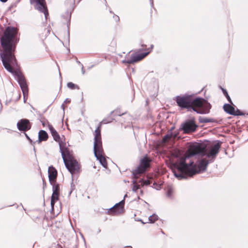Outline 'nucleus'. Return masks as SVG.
<instances>
[{
	"label": "nucleus",
	"instance_id": "f257e3e1",
	"mask_svg": "<svg viewBox=\"0 0 248 248\" xmlns=\"http://www.w3.org/2000/svg\"><path fill=\"white\" fill-rule=\"evenodd\" d=\"M221 143V141L217 140L209 150L200 145H194L188 155L180 157L174 164L172 172L174 177L179 180L187 179L205 171L219 153Z\"/></svg>",
	"mask_w": 248,
	"mask_h": 248
},
{
	"label": "nucleus",
	"instance_id": "f03ea898",
	"mask_svg": "<svg viewBox=\"0 0 248 248\" xmlns=\"http://www.w3.org/2000/svg\"><path fill=\"white\" fill-rule=\"evenodd\" d=\"M18 30L15 27L7 26L1 37L0 41L3 51L0 53V58L5 69L16 76L22 93H28L29 88L27 81L20 71H15L12 66H18L15 52L16 46L19 42Z\"/></svg>",
	"mask_w": 248,
	"mask_h": 248
},
{
	"label": "nucleus",
	"instance_id": "7ed1b4c3",
	"mask_svg": "<svg viewBox=\"0 0 248 248\" xmlns=\"http://www.w3.org/2000/svg\"><path fill=\"white\" fill-rule=\"evenodd\" d=\"M174 100L181 109H186L188 111H193L200 114H208L212 108L206 99L192 95L177 96Z\"/></svg>",
	"mask_w": 248,
	"mask_h": 248
},
{
	"label": "nucleus",
	"instance_id": "20e7f679",
	"mask_svg": "<svg viewBox=\"0 0 248 248\" xmlns=\"http://www.w3.org/2000/svg\"><path fill=\"white\" fill-rule=\"evenodd\" d=\"M60 152L61 154L62 158L65 166L66 168L70 172L73 176L74 173L79 172L80 170L79 165L77 160H74L67 161L65 158V155L64 151L62 149V144L60 143Z\"/></svg>",
	"mask_w": 248,
	"mask_h": 248
},
{
	"label": "nucleus",
	"instance_id": "39448f33",
	"mask_svg": "<svg viewBox=\"0 0 248 248\" xmlns=\"http://www.w3.org/2000/svg\"><path fill=\"white\" fill-rule=\"evenodd\" d=\"M198 127V125L196 124L195 117H192L182 123L179 130L185 134L194 133L197 131Z\"/></svg>",
	"mask_w": 248,
	"mask_h": 248
},
{
	"label": "nucleus",
	"instance_id": "423d86ee",
	"mask_svg": "<svg viewBox=\"0 0 248 248\" xmlns=\"http://www.w3.org/2000/svg\"><path fill=\"white\" fill-rule=\"evenodd\" d=\"M31 4H34V8L44 14L46 19L49 16L45 0H30Z\"/></svg>",
	"mask_w": 248,
	"mask_h": 248
},
{
	"label": "nucleus",
	"instance_id": "0eeeda50",
	"mask_svg": "<svg viewBox=\"0 0 248 248\" xmlns=\"http://www.w3.org/2000/svg\"><path fill=\"white\" fill-rule=\"evenodd\" d=\"M93 154L102 166L106 169L108 167V164L106 158L104 156L103 146L93 147Z\"/></svg>",
	"mask_w": 248,
	"mask_h": 248
},
{
	"label": "nucleus",
	"instance_id": "6e6552de",
	"mask_svg": "<svg viewBox=\"0 0 248 248\" xmlns=\"http://www.w3.org/2000/svg\"><path fill=\"white\" fill-rule=\"evenodd\" d=\"M17 128L21 132H26L31 129L32 124L27 119H21L17 123Z\"/></svg>",
	"mask_w": 248,
	"mask_h": 248
},
{
	"label": "nucleus",
	"instance_id": "1a4fd4ad",
	"mask_svg": "<svg viewBox=\"0 0 248 248\" xmlns=\"http://www.w3.org/2000/svg\"><path fill=\"white\" fill-rule=\"evenodd\" d=\"M139 49L136 52L132 53L131 55V62L132 64L137 63L144 58H145L147 55H149L150 52H141Z\"/></svg>",
	"mask_w": 248,
	"mask_h": 248
},
{
	"label": "nucleus",
	"instance_id": "9d476101",
	"mask_svg": "<svg viewBox=\"0 0 248 248\" xmlns=\"http://www.w3.org/2000/svg\"><path fill=\"white\" fill-rule=\"evenodd\" d=\"M101 125H99L96 128L94 131V137L93 139V147L103 146L101 135Z\"/></svg>",
	"mask_w": 248,
	"mask_h": 248
},
{
	"label": "nucleus",
	"instance_id": "9b49d317",
	"mask_svg": "<svg viewBox=\"0 0 248 248\" xmlns=\"http://www.w3.org/2000/svg\"><path fill=\"white\" fill-rule=\"evenodd\" d=\"M75 0H66L65 1V5L69 7L70 9H71V11L70 12V14L69 15V19L67 23V26L68 28V31H67V39L68 41H69L70 40V32H69V26L70 24V18H71V14L72 11H73L75 7Z\"/></svg>",
	"mask_w": 248,
	"mask_h": 248
},
{
	"label": "nucleus",
	"instance_id": "f8f14e48",
	"mask_svg": "<svg viewBox=\"0 0 248 248\" xmlns=\"http://www.w3.org/2000/svg\"><path fill=\"white\" fill-rule=\"evenodd\" d=\"M48 174L50 184H52V183L56 182L57 177V170L52 165L48 167Z\"/></svg>",
	"mask_w": 248,
	"mask_h": 248
},
{
	"label": "nucleus",
	"instance_id": "ddd939ff",
	"mask_svg": "<svg viewBox=\"0 0 248 248\" xmlns=\"http://www.w3.org/2000/svg\"><path fill=\"white\" fill-rule=\"evenodd\" d=\"M198 120L200 123H214L217 124H221L223 122L222 119H215L213 118H208L202 116H199Z\"/></svg>",
	"mask_w": 248,
	"mask_h": 248
},
{
	"label": "nucleus",
	"instance_id": "4468645a",
	"mask_svg": "<svg viewBox=\"0 0 248 248\" xmlns=\"http://www.w3.org/2000/svg\"><path fill=\"white\" fill-rule=\"evenodd\" d=\"M52 186V197H55L56 200H59L60 195V185L57 182L50 184Z\"/></svg>",
	"mask_w": 248,
	"mask_h": 248
},
{
	"label": "nucleus",
	"instance_id": "2eb2a0df",
	"mask_svg": "<svg viewBox=\"0 0 248 248\" xmlns=\"http://www.w3.org/2000/svg\"><path fill=\"white\" fill-rule=\"evenodd\" d=\"M235 105L232 103H226L223 105V108L225 112L227 113L233 115L235 114L234 108Z\"/></svg>",
	"mask_w": 248,
	"mask_h": 248
},
{
	"label": "nucleus",
	"instance_id": "dca6fc26",
	"mask_svg": "<svg viewBox=\"0 0 248 248\" xmlns=\"http://www.w3.org/2000/svg\"><path fill=\"white\" fill-rule=\"evenodd\" d=\"M145 170V167H141L140 165H139L134 170L132 171V176L133 179L137 180L138 176L137 175L142 173L143 171Z\"/></svg>",
	"mask_w": 248,
	"mask_h": 248
},
{
	"label": "nucleus",
	"instance_id": "f3484780",
	"mask_svg": "<svg viewBox=\"0 0 248 248\" xmlns=\"http://www.w3.org/2000/svg\"><path fill=\"white\" fill-rule=\"evenodd\" d=\"M124 203H125V200L123 199L122 201H121L115 204L113 206V209L115 208V207H117V206H119V210L118 211V212H124Z\"/></svg>",
	"mask_w": 248,
	"mask_h": 248
},
{
	"label": "nucleus",
	"instance_id": "a211bd4d",
	"mask_svg": "<svg viewBox=\"0 0 248 248\" xmlns=\"http://www.w3.org/2000/svg\"><path fill=\"white\" fill-rule=\"evenodd\" d=\"M38 137L41 138L43 141H46L48 138L47 132L44 130H40L38 132Z\"/></svg>",
	"mask_w": 248,
	"mask_h": 248
},
{
	"label": "nucleus",
	"instance_id": "6ab92c4d",
	"mask_svg": "<svg viewBox=\"0 0 248 248\" xmlns=\"http://www.w3.org/2000/svg\"><path fill=\"white\" fill-rule=\"evenodd\" d=\"M51 134L54 140L57 142H58L59 144H60V143H61L62 144V148H63L62 144L60 141V139H61L60 136V135L59 134V133H58V132L55 130ZM62 149L63 150V149Z\"/></svg>",
	"mask_w": 248,
	"mask_h": 248
},
{
	"label": "nucleus",
	"instance_id": "aec40b11",
	"mask_svg": "<svg viewBox=\"0 0 248 248\" xmlns=\"http://www.w3.org/2000/svg\"><path fill=\"white\" fill-rule=\"evenodd\" d=\"M64 150L66 152V156H67V157L68 159L67 161H70L75 159V158H74V157L73 156V155L72 154V152H71L68 148L65 147L64 148Z\"/></svg>",
	"mask_w": 248,
	"mask_h": 248
},
{
	"label": "nucleus",
	"instance_id": "412c9836",
	"mask_svg": "<svg viewBox=\"0 0 248 248\" xmlns=\"http://www.w3.org/2000/svg\"><path fill=\"white\" fill-rule=\"evenodd\" d=\"M132 191L134 192H137L138 190L140 189V184L137 183V180L133 179L132 181Z\"/></svg>",
	"mask_w": 248,
	"mask_h": 248
},
{
	"label": "nucleus",
	"instance_id": "4be33fe9",
	"mask_svg": "<svg viewBox=\"0 0 248 248\" xmlns=\"http://www.w3.org/2000/svg\"><path fill=\"white\" fill-rule=\"evenodd\" d=\"M119 209V206H117V207H115L114 209H113V206L108 210V213L109 214H111V215L119 214L122 213V212H118Z\"/></svg>",
	"mask_w": 248,
	"mask_h": 248
},
{
	"label": "nucleus",
	"instance_id": "5701e85b",
	"mask_svg": "<svg viewBox=\"0 0 248 248\" xmlns=\"http://www.w3.org/2000/svg\"><path fill=\"white\" fill-rule=\"evenodd\" d=\"M220 88L222 91V93L224 94V95L226 97V99H227L228 101L230 103H232V99L230 96V95H229L228 93V92L226 90V89L223 88H222L221 87H220Z\"/></svg>",
	"mask_w": 248,
	"mask_h": 248
},
{
	"label": "nucleus",
	"instance_id": "b1692460",
	"mask_svg": "<svg viewBox=\"0 0 248 248\" xmlns=\"http://www.w3.org/2000/svg\"><path fill=\"white\" fill-rule=\"evenodd\" d=\"M158 217L157 216V215H156L155 214L150 216L148 217V220H149V222L151 223H154L156 220H158Z\"/></svg>",
	"mask_w": 248,
	"mask_h": 248
},
{
	"label": "nucleus",
	"instance_id": "393cba45",
	"mask_svg": "<svg viewBox=\"0 0 248 248\" xmlns=\"http://www.w3.org/2000/svg\"><path fill=\"white\" fill-rule=\"evenodd\" d=\"M173 135L174 137H176L177 135V133H173V132H171L170 133H168L165 134L163 137L164 140H167L170 139L171 137Z\"/></svg>",
	"mask_w": 248,
	"mask_h": 248
},
{
	"label": "nucleus",
	"instance_id": "a878e982",
	"mask_svg": "<svg viewBox=\"0 0 248 248\" xmlns=\"http://www.w3.org/2000/svg\"><path fill=\"white\" fill-rule=\"evenodd\" d=\"M67 86L69 88L71 89V90H74V89H79V88L78 85L73 83L72 82H68L67 84Z\"/></svg>",
	"mask_w": 248,
	"mask_h": 248
},
{
	"label": "nucleus",
	"instance_id": "bb28decb",
	"mask_svg": "<svg viewBox=\"0 0 248 248\" xmlns=\"http://www.w3.org/2000/svg\"><path fill=\"white\" fill-rule=\"evenodd\" d=\"M113 113H115L114 116L115 115H118V116H121L124 115V114H125L126 112L121 113L120 112V110L117 109L116 110L112 111L110 112V115H112Z\"/></svg>",
	"mask_w": 248,
	"mask_h": 248
},
{
	"label": "nucleus",
	"instance_id": "cd10ccee",
	"mask_svg": "<svg viewBox=\"0 0 248 248\" xmlns=\"http://www.w3.org/2000/svg\"><path fill=\"white\" fill-rule=\"evenodd\" d=\"M113 120H114V118H109V120L108 118H105L101 121V122L100 123V124H101V125H102V124H107L111 123Z\"/></svg>",
	"mask_w": 248,
	"mask_h": 248
},
{
	"label": "nucleus",
	"instance_id": "c85d7f7f",
	"mask_svg": "<svg viewBox=\"0 0 248 248\" xmlns=\"http://www.w3.org/2000/svg\"><path fill=\"white\" fill-rule=\"evenodd\" d=\"M235 114L233 115V116H244L245 115V113L242 112L240 109L238 108H236V110L234 109Z\"/></svg>",
	"mask_w": 248,
	"mask_h": 248
},
{
	"label": "nucleus",
	"instance_id": "c756f323",
	"mask_svg": "<svg viewBox=\"0 0 248 248\" xmlns=\"http://www.w3.org/2000/svg\"><path fill=\"white\" fill-rule=\"evenodd\" d=\"M173 192V189L172 187L170 186H168V189L167 191V196L168 197H170Z\"/></svg>",
	"mask_w": 248,
	"mask_h": 248
},
{
	"label": "nucleus",
	"instance_id": "7c9ffc66",
	"mask_svg": "<svg viewBox=\"0 0 248 248\" xmlns=\"http://www.w3.org/2000/svg\"><path fill=\"white\" fill-rule=\"evenodd\" d=\"M147 165V161L144 158H142L140 160V163L139 165H140L141 167H142V165H144L143 167H145V168Z\"/></svg>",
	"mask_w": 248,
	"mask_h": 248
},
{
	"label": "nucleus",
	"instance_id": "2f4dec72",
	"mask_svg": "<svg viewBox=\"0 0 248 248\" xmlns=\"http://www.w3.org/2000/svg\"><path fill=\"white\" fill-rule=\"evenodd\" d=\"M59 200H56L55 197L51 196L50 204L52 209L54 208L55 202Z\"/></svg>",
	"mask_w": 248,
	"mask_h": 248
},
{
	"label": "nucleus",
	"instance_id": "473e14b6",
	"mask_svg": "<svg viewBox=\"0 0 248 248\" xmlns=\"http://www.w3.org/2000/svg\"><path fill=\"white\" fill-rule=\"evenodd\" d=\"M152 183V182L151 181L147 178V179H144V181H143V184H142V186H150L151 185V184Z\"/></svg>",
	"mask_w": 248,
	"mask_h": 248
},
{
	"label": "nucleus",
	"instance_id": "72a5a7b5",
	"mask_svg": "<svg viewBox=\"0 0 248 248\" xmlns=\"http://www.w3.org/2000/svg\"><path fill=\"white\" fill-rule=\"evenodd\" d=\"M154 45H151L150 46V47L148 48H140V49H139V50L140 51H143V50H145V51H146V50H148L147 52H150V53L152 51L153 49L154 48Z\"/></svg>",
	"mask_w": 248,
	"mask_h": 248
},
{
	"label": "nucleus",
	"instance_id": "f704fd0d",
	"mask_svg": "<svg viewBox=\"0 0 248 248\" xmlns=\"http://www.w3.org/2000/svg\"><path fill=\"white\" fill-rule=\"evenodd\" d=\"M151 187L155 188L156 190H159L161 188V186L159 184H157L156 182H154Z\"/></svg>",
	"mask_w": 248,
	"mask_h": 248
},
{
	"label": "nucleus",
	"instance_id": "c9c22d12",
	"mask_svg": "<svg viewBox=\"0 0 248 248\" xmlns=\"http://www.w3.org/2000/svg\"><path fill=\"white\" fill-rule=\"evenodd\" d=\"M47 124L48 125V127L49 128V130L50 132V133H52L55 130V128L53 127V126L49 123L48 121H46Z\"/></svg>",
	"mask_w": 248,
	"mask_h": 248
},
{
	"label": "nucleus",
	"instance_id": "e433bc0d",
	"mask_svg": "<svg viewBox=\"0 0 248 248\" xmlns=\"http://www.w3.org/2000/svg\"><path fill=\"white\" fill-rule=\"evenodd\" d=\"M24 135L26 138V139L29 140V141L30 142V143L31 144H35V142L33 141V140L30 138V137L28 135V134L26 133V132H24Z\"/></svg>",
	"mask_w": 248,
	"mask_h": 248
},
{
	"label": "nucleus",
	"instance_id": "4c0bfd02",
	"mask_svg": "<svg viewBox=\"0 0 248 248\" xmlns=\"http://www.w3.org/2000/svg\"><path fill=\"white\" fill-rule=\"evenodd\" d=\"M75 186L74 185V183H73V181H72V183L71 184V190H70V192L69 193L68 196H70L71 194L72 191L75 189Z\"/></svg>",
	"mask_w": 248,
	"mask_h": 248
},
{
	"label": "nucleus",
	"instance_id": "58836bf2",
	"mask_svg": "<svg viewBox=\"0 0 248 248\" xmlns=\"http://www.w3.org/2000/svg\"><path fill=\"white\" fill-rule=\"evenodd\" d=\"M122 62L123 63L132 64V62H131V58H130V59H128L127 60L125 59V60H123Z\"/></svg>",
	"mask_w": 248,
	"mask_h": 248
},
{
	"label": "nucleus",
	"instance_id": "ea45409f",
	"mask_svg": "<svg viewBox=\"0 0 248 248\" xmlns=\"http://www.w3.org/2000/svg\"><path fill=\"white\" fill-rule=\"evenodd\" d=\"M113 18L114 20L117 22L119 21V20H120L119 16L115 14H114V15L113 16Z\"/></svg>",
	"mask_w": 248,
	"mask_h": 248
},
{
	"label": "nucleus",
	"instance_id": "a19ab883",
	"mask_svg": "<svg viewBox=\"0 0 248 248\" xmlns=\"http://www.w3.org/2000/svg\"><path fill=\"white\" fill-rule=\"evenodd\" d=\"M23 94L24 102L25 103L26 101V100L27 99L28 93H23Z\"/></svg>",
	"mask_w": 248,
	"mask_h": 248
},
{
	"label": "nucleus",
	"instance_id": "79ce46f5",
	"mask_svg": "<svg viewBox=\"0 0 248 248\" xmlns=\"http://www.w3.org/2000/svg\"><path fill=\"white\" fill-rule=\"evenodd\" d=\"M46 121H47V120H45L44 121H41V122L42 123V125L44 126H45L47 124Z\"/></svg>",
	"mask_w": 248,
	"mask_h": 248
},
{
	"label": "nucleus",
	"instance_id": "37998d69",
	"mask_svg": "<svg viewBox=\"0 0 248 248\" xmlns=\"http://www.w3.org/2000/svg\"><path fill=\"white\" fill-rule=\"evenodd\" d=\"M144 178H140L138 182V183H140V184H143V181H144Z\"/></svg>",
	"mask_w": 248,
	"mask_h": 248
},
{
	"label": "nucleus",
	"instance_id": "c03bdc74",
	"mask_svg": "<svg viewBox=\"0 0 248 248\" xmlns=\"http://www.w3.org/2000/svg\"><path fill=\"white\" fill-rule=\"evenodd\" d=\"M42 141H43V140L42 139H41V138H40L39 137H38V140H36L35 142V143L38 142V143H40Z\"/></svg>",
	"mask_w": 248,
	"mask_h": 248
},
{
	"label": "nucleus",
	"instance_id": "a18cd8bd",
	"mask_svg": "<svg viewBox=\"0 0 248 248\" xmlns=\"http://www.w3.org/2000/svg\"><path fill=\"white\" fill-rule=\"evenodd\" d=\"M70 102H71V100L69 98H66L64 101V102L66 103H70Z\"/></svg>",
	"mask_w": 248,
	"mask_h": 248
},
{
	"label": "nucleus",
	"instance_id": "49530a36",
	"mask_svg": "<svg viewBox=\"0 0 248 248\" xmlns=\"http://www.w3.org/2000/svg\"><path fill=\"white\" fill-rule=\"evenodd\" d=\"M81 72L83 75H84L85 74V70L84 69L83 64H81Z\"/></svg>",
	"mask_w": 248,
	"mask_h": 248
},
{
	"label": "nucleus",
	"instance_id": "de8ad7c7",
	"mask_svg": "<svg viewBox=\"0 0 248 248\" xmlns=\"http://www.w3.org/2000/svg\"><path fill=\"white\" fill-rule=\"evenodd\" d=\"M150 0V4H151V6L152 7H153L154 6V1H153V0Z\"/></svg>",
	"mask_w": 248,
	"mask_h": 248
},
{
	"label": "nucleus",
	"instance_id": "09e8293b",
	"mask_svg": "<svg viewBox=\"0 0 248 248\" xmlns=\"http://www.w3.org/2000/svg\"><path fill=\"white\" fill-rule=\"evenodd\" d=\"M175 128V127L174 126H172L170 129L169 130V133H170L171 132H172V131Z\"/></svg>",
	"mask_w": 248,
	"mask_h": 248
},
{
	"label": "nucleus",
	"instance_id": "8fccbe9b",
	"mask_svg": "<svg viewBox=\"0 0 248 248\" xmlns=\"http://www.w3.org/2000/svg\"><path fill=\"white\" fill-rule=\"evenodd\" d=\"M140 46L141 47H143V48H146L145 47H146V46H147L145 44H142L141 43Z\"/></svg>",
	"mask_w": 248,
	"mask_h": 248
},
{
	"label": "nucleus",
	"instance_id": "3c124183",
	"mask_svg": "<svg viewBox=\"0 0 248 248\" xmlns=\"http://www.w3.org/2000/svg\"><path fill=\"white\" fill-rule=\"evenodd\" d=\"M43 189H44L45 187L46 186V183L45 182V180L43 179Z\"/></svg>",
	"mask_w": 248,
	"mask_h": 248
},
{
	"label": "nucleus",
	"instance_id": "603ef678",
	"mask_svg": "<svg viewBox=\"0 0 248 248\" xmlns=\"http://www.w3.org/2000/svg\"><path fill=\"white\" fill-rule=\"evenodd\" d=\"M137 221H139L140 222H141L142 224H144L145 223L144 222L142 219H138L136 220Z\"/></svg>",
	"mask_w": 248,
	"mask_h": 248
},
{
	"label": "nucleus",
	"instance_id": "864d4df0",
	"mask_svg": "<svg viewBox=\"0 0 248 248\" xmlns=\"http://www.w3.org/2000/svg\"><path fill=\"white\" fill-rule=\"evenodd\" d=\"M14 7V5L12 4L9 7V10H11Z\"/></svg>",
	"mask_w": 248,
	"mask_h": 248
},
{
	"label": "nucleus",
	"instance_id": "5fc2aeb1",
	"mask_svg": "<svg viewBox=\"0 0 248 248\" xmlns=\"http://www.w3.org/2000/svg\"><path fill=\"white\" fill-rule=\"evenodd\" d=\"M61 108L63 109V111H64V106L63 105V104H62V105H61Z\"/></svg>",
	"mask_w": 248,
	"mask_h": 248
},
{
	"label": "nucleus",
	"instance_id": "6e6d98bb",
	"mask_svg": "<svg viewBox=\"0 0 248 248\" xmlns=\"http://www.w3.org/2000/svg\"><path fill=\"white\" fill-rule=\"evenodd\" d=\"M11 102V100H6V102H5V104L6 105H7L10 102Z\"/></svg>",
	"mask_w": 248,
	"mask_h": 248
},
{
	"label": "nucleus",
	"instance_id": "4d7b16f0",
	"mask_svg": "<svg viewBox=\"0 0 248 248\" xmlns=\"http://www.w3.org/2000/svg\"><path fill=\"white\" fill-rule=\"evenodd\" d=\"M76 62H77V63L79 64H80L81 65V63H80V62L77 59V60H76Z\"/></svg>",
	"mask_w": 248,
	"mask_h": 248
},
{
	"label": "nucleus",
	"instance_id": "13d9d810",
	"mask_svg": "<svg viewBox=\"0 0 248 248\" xmlns=\"http://www.w3.org/2000/svg\"><path fill=\"white\" fill-rule=\"evenodd\" d=\"M140 194L142 195L143 194V191L142 190H140Z\"/></svg>",
	"mask_w": 248,
	"mask_h": 248
},
{
	"label": "nucleus",
	"instance_id": "bf43d9fd",
	"mask_svg": "<svg viewBox=\"0 0 248 248\" xmlns=\"http://www.w3.org/2000/svg\"><path fill=\"white\" fill-rule=\"evenodd\" d=\"M8 0H0L2 2H6Z\"/></svg>",
	"mask_w": 248,
	"mask_h": 248
},
{
	"label": "nucleus",
	"instance_id": "052dcab7",
	"mask_svg": "<svg viewBox=\"0 0 248 248\" xmlns=\"http://www.w3.org/2000/svg\"><path fill=\"white\" fill-rule=\"evenodd\" d=\"M127 197V195L126 194L124 195V199L125 200V198H126Z\"/></svg>",
	"mask_w": 248,
	"mask_h": 248
},
{
	"label": "nucleus",
	"instance_id": "680f3d73",
	"mask_svg": "<svg viewBox=\"0 0 248 248\" xmlns=\"http://www.w3.org/2000/svg\"><path fill=\"white\" fill-rule=\"evenodd\" d=\"M140 189L143 187L144 186H142V184H140Z\"/></svg>",
	"mask_w": 248,
	"mask_h": 248
},
{
	"label": "nucleus",
	"instance_id": "e2e57ef3",
	"mask_svg": "<svg viewBox=\"0 0 248 248\" xmlns=\"http://www.w3.org/2000/svg\"><path fill=\"white\" fill-rule=\"evenodd\" d=\"M101 232V230L99 228L98 230V233L100 232Z\"/></svg>",
	"mask_w": 248,
	"mask_h": 248
},
{
	"label": "nucleus",
	"instance_id": "0e129e2a",
	"mask_svg": "<svg viewBox=\"0 0 248 248\" xmlns=\"http://www.w3.org/2000/svg\"><path fill=\"white\" fill-rule=\"evenodd\" d=\"M109 12H110V13L114 14L113 12L112 11H111V10L109 11Z\"/></svg>",
	"mask_w": 248,
	"mask_h": 248
},
{
	"label": "nucleus",
	"instance_id": "69168bd1",
	"mask_svg": "<svg viewBox=\"0 0 248 248\" xmlns=\"http://www.w3.org/2000/svg\"><path fill=\"white\" fill-rule=\"evenodd\" d=\"M33 150L34 152H35V148L34 146H33Z\"/></svg>",
	"mask_w": 248,
	"mask_h": 248
},
{
	"label": "nucleus",
	"instance_id": "338daca9",
	"mask_svg": "<svg viewBox=\"0 0 248 248\" xmlns=\"http://www.w3.org/2000/svg\"><path fill=\"white\" fill-rule=\"evenodd\" d=\"M74 248H78V247L77 245H75V247H74Z\"/></svg>",
	"mask_w": 248,
	"mask_h": 248
},
{
	"label": "nucleus",
	"instance_id": "774afa93",
	"mask_svg": "<svg viewBox=\"0 0 248 248\" xmlns=\"http://www.w3.org/2000/svg\"><path fill=\"white\" fill-rule=\"evenodd\" d=\"M93 66H94L93 65H92L89 68H91L93 67Z\"/></svg>",
	"mask_w": 248,
	"mask_h": 248
}]
</instances>
